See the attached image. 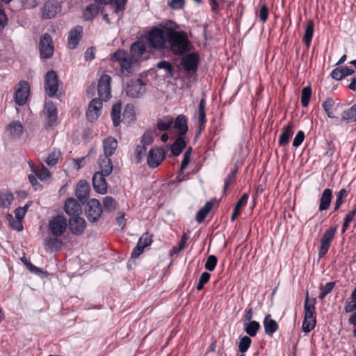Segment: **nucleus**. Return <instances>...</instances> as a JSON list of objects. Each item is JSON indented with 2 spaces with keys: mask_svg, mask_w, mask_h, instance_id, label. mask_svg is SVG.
Segmentation results:
<instances>
[{
  "mask_svg": "<svg viewBox=\"0 0 356 356\" xmlns=\"http://www.w3.org/2000/svg\"><path fill=\"white\" fill-rule=\"evenodd\" d=\"M149 52V46H147L143 40H139L131 45L130 56L124 51L118 50L113 54L112 60L120 65L122 74L128 76L138 62L148 58Z\"/></svg>",
  "mask_w": 356,
  "mask_h": 356,
  "instance_id": "1",
  "label": "nucleus"
},
{
  "mask_svg": "<svg viewBox=\"0 0 356 356\" xmlns=\"http://www.w3.org/2000/svg\"><path fill=\"white\" fill-rule=\"evenodd\" d=\"M173 28L174 26H170V31L167 33V49H170L175 54H182L189 51L190 42L186 34L184 32L173 31Z\"/></svg>",
  "mask_w": 356,
  "mask_h": 356,
  "instance_id": "2",
  "label": "nucleus"
},
{
  "mask_svg": "<svg viewBox=\"0 0 356 356\" xmlns=\"http://www.w3.org/2000/svg\"><path fill=\"white\" fill-rule=\"evenodd\" d=\"M111 116L115 127L120 126L121 122L129 124L136 119L134 106L132 104H127L121 114V104L118 102L112 106Z\"/></svg>",
  "mask_w": 356,
  "mask_h": 356,
  "instance_id": "3",
  "label": "nucleus"
},
{
  "mask_svg": "<svg viewBox=\"0 0 356 356\" xmlns=\"http://www.w3.org/2000/svg\"><path fill=\"white\" fill-rule=\"evenodd\" d=\"M170 28L167 27L154 28L150 31L147 36V41L150 49L154 48L156 49H167L168 36L167 33L170 32Z\"/></svg>",
  "mask_w": 356,
  "mask_h": 356,
  "instance_id": "4",
  "label": "nucleus"
},
{
  "mask_svg": "<svg viewBox=\"0 0 356 356\" xmlns=\"http://www.w3.org/2000/svg\"><path fill=\"white\" fill-rule=\"evenodd\" d=\"M315 299L309 300L308 293H307L304 305L305 316L302 323V330L305 333L312 331L316 325V311Z\"/></svg>",
  "mask_w": 356,
  "mask_h": 356,
  "instance_id": "5",
  "label": "nucleus"
},
{
  "mask_svg": "<svg viewBox=\"0 0 356 356\" xmlns=\"http://www.w3.org/2000/svg\"><path fill=\"white\" fill-rule=\"evenodd\" d=\"M67 220L63 216L53 218L49 222V229L54 236H61L67 229Z\"/></svg>",
  "mask_w": 356,
  "mask_h": 356,
  "instance_id": "6",
  "label": "nucleus"
},
{
  "mask_svg": "<svg viewBox=\"0 0 356 356\" xmlns=\"http://www.w3.org/2000/svg\"><path fill=\"white\" fill-rule=\"evenodd\" d=\"M30 87L25 81L19 82L15 88V101L18 105H24L29 96Z\"/></svg>",
  "mask_w": 356,
  "mask_h": 356,
  "instance_id": "7",
  "label": "nucleus"
},
{
  "mask_svg": "<svg viewBox=\"0 0 356 356\" xmlns=\"http://www.w3.org/2000/svg\"><path fill=\"white\" fill-rule=\"evenodd\" d=\"M102 213V209L100 202L95 199L90 200L86 206V213L90 221L95 222L97 220Z\"/></svg>",
  "mask_w": 356,
  "mask_h": 356,
  "instance_id": "8",
  "label": "nucleus"
},
{
  "mask_svg": "<svg viewBox=\"0 0 356 356\" xmlns=\"http://www.w3.org/2000/svg\"><path fill=\"white\" fill-rule=\"evenodd\" d=\"M111 77L108 74L102 75L98 82V95L102 100H107L111 97Z\"/></svg>",
  "mask_w": 356,
  "mask_h": 356,
  "instance_id": "9",
  "label": "nucleus"
},
{
  "mask_svg": "<svg viewBox=\"0 0 356 356\" xmlns=\"http://www.w3.org/2000/svg\"><path fill=\"white\" fill-rule=\"evenodd\" d=\"M44 115L47 127H53L57 121L58 112L56 107L52 102H48L45 104Z\"/></svg>",
  "mask_w": 356,
  "mask_h": 356,
  "instance_id": "10",
  "label": "nucleus"
},
{
  "mask_svg": "<svg viewBox=\"0 0 356 356\" xmlns=\"http://www.w3.org/2000/svg\"><path fill=\"white\" fill-rule=\"evenodd\" d=\"M144 83L140 79L129 82L125 89L126 93L131 97H138L145 92Z\"/></svg>",
  "mask_w": 356,
  "mask_h": 356,
  "instance_id": "11",
  "label": "nucleus"
},
{
  "mask_svg": "<svg viewBox=\"0 0 356 356\" xmlns=\"http://www.w3.org/2000/svg\"><path fill=\"white\" fill-rule=\"evenodd\" d=\"M102 108V102L99 99H93L89 104L86 113L88 119L91 121H95L101 114Z\"/></svg>",
  "mask_w": 356,
  "mask_h": 356,
  "instance_id": "12",
  "label": "nucleus"
},
{
  "mask_svg": "<svg viewBox=\"0 0 356 356\" xmlns=\"http://www.w3.org/2000/svg\"><path fill=\"white\" fill-rule=\"evenodd\" d=\"M45 90L50 97L56 95L58 90L57 76L54 71L48 72L45 76Z\"/></svg>",
  "mask_w": 356,
  "mask_h": 356,
  "instance_id": "13",
  "label": "nucleus"
},
{
  "mask_svg": "<svg viewBox=\"0 0 356 356\" xmlns=\"http://www.w3.org/2000/svg\"><path fill=\"white\" fill-rule=\"evenodd\" d=\"M40 49L41 56L43 58H49L52 56L54 52V46L52 44V39L49 35L44 34L42 37L40 43Z\"/></svg>",
  "mask_w": 356,
  "mask_h": 356,
  "instance_id": "14",
  "label": "nucleus"
},
{
  "mask_svg": "<svg viewBox=\"0 0 356 356\" xmlns=\"http://www.w3.org/2000/svg\"><path fill=\"white\" fill-rule=\"evenodd\" d=\"M165 154L161 148H154L149 152L147 163L151 167H157L164 159Z\"/></svg>",
  "mask_w": 356,
  "mask_h": 356,
  "instance_id": "15",
  "label": "nucleus"
},
{
  "mask_svg": "<svg viewBox=\"0 0 356 356\" xmlns=\"http://www.w3.org/2000/svg\"><path fill=\"white\" fill-rule=\"evenodd\" d=\"M106 175L102 172H97L92 179V184L95 190L101 194H104L107 191V184L104 179Z\"/></svg>",
  "mask_w": 356,
  "mask_h": 356,
  "instance_id": "16",
  "label": "nucleus"
},
{
  "mask_svg": "<svg viewBox=\"0 0 356 356\" xmlns=\"http://www.w3.org/2000/svg\"><path fill=\"white\" fill-rule=\"evenodd\" d=\"M6 131L12 138L19 139L24 133V127L21 122L13 121L7 126Z\"/></svg>",
  "mask_w": 356,
  "mask_h": 356,
  "instance_id": "17",
  "label": "nucleus"
},
{
  "mask_svg": "<svg viewBox=\"0 0 356 356\" xmlns=\"http://www.w3.org/2000/svg\"><path fill=\"white\" fill-rule=\"evenodd\" d=\"M90 192V186L87 181L81 180L76 188V196L82 202H85Z\"/></svg>",
  "mask_w": 356,
  "mask_h": 356,
  "instance_id": "18",
  "label": "nucleus"
},
{
  "mask_svg": "<svg viewBox=\"0 0 356 356\" xmlns=\"http://www.w3.org/2000/svg\"><path fill=\"white\" fill-rule=\"evenodd\" d=\"M69 226L74 234H80L85 229L86 222L83 218L75 216L70 220Z\"/></svg>",
  "mask_w": 356,
  "mask_h": 356,
  "instance_id": "19",
  "label": "nucleus"
},
{
  "mask_svg": "<svg viewBox=\"0 0 356 356\" xmlns=\"http://www.w3.org/2000/svg\"><path fill=\"white\" fill-rule=\"evenodd\" d=\"M65 210L68 215L74 217L78 216L81 213L80 204L74 198H69L66 200Z\"/></svg>",
  "mask_w": 356,
  "mask_h": 356,
  "instance_id": "20",
  "label": "nucleus"
},
{
  "mask_svg": "<svg viewBox=\"0 0 356 356\" xmlns=\"http://www.w3.org/2000/svg\"><path fill=\"white\" fill-rule=\"evenodd\" d=\"M174 127L179 136H183L188 131L187 119L183 115H179L174 120Z\"/></svg>",
  "mask_w": 356,
  "mask_h": 356,
  "instance_id": "21",
  "label": "nucleus"
},
{
  "mask_svg": "<svg viewBox=\"0 0 356 356\" xmlns=\"http://www.w3.org/2000/svg\"><path fill=\"white\" fill-rule=\"evenodd\" d=\"M117 147V140L112 136H108L103 141L104 154L111 156L114 154Z\"/></svg>",
  "mask_w": 356,
  "mask_h": 356,
  "instance_id": "22",
  "label": "nucleus"
},
{
  "mask_svg": "<svg viewBox=\"0 0 356 356\" xmlns=\"http://www.w3.org/2000/svg\"><path fill=\"white\" fill-rule=\"evenodd\" d=\"M110 156L104 155L99 156V166L100 171L99 172L103 173L104 175H109L113 170V166L111 162Z\"/></svg>",
  "mask_w": 356,
  "mask_h": 356,
  "instance_id": "23",
  "label": "nucleus"
},
{
  "mask_svg": "<svg viewBox=\"0 0 356 356\" xmlns=\"http://www.w3.org/2000/svg\"><path fill=\"white\" fill-rule=\"evenodd\" d=\"M332 199V192L330 189L324 190L320 199L318 210L323 211L327 210L331 203Z\"/></svg>",
  "mask_w": 356,
  "mask_h": 356,
  "instance_id": "24",
  "label": "nucleus"
},
{
  "mask_svg": "<svg viewBox=\"0 0 356 356\" xmlns=\"http://www.w3.org/2000/svg\"><path fill=\"white\" fill-rule=\"evenodd\" d=\"M81 33L82 28L81 26H76L70 32L68 46L70 49H74L76 47L80 40Z\"/></svg>",
  "mask_w": 356,
  "mask_h": 356,
  "instance_id": "25",
  "label": "nucleus"
},
{
  "mask_svg": "<svg viewBox=\"0 0 356 356\" xmlns=\"http://www.w3.org/2000/svg\"><path fill=\"white\" fill-rule=\"evenodd\" d=\"M182 64L187 71L195 70L197 66V57L193 54H189L182 59Z\"/></svg>",
  "mask_w": 356,
  "mask_h": 356,
  "instance_id": "26",
  "label": "nucleus"
},
{
  "mask_svg": "<svg viewBox=\"0 0 356 356\" xmlns=\"http://www.w3.org/2000/svg\"><path fill=\"white\" fill-rule=\"evenodd\" d=\"M31 203H27L24 207H19L17 208L15 211V216L17 219V222L15 224H13L10 222L11 226L15 228V229L20 231L22 229V225L21 223V220L23 219L24 216H25L27 209L29 207Z\"/></svg>",
  "mask_w": 356,
  "mask_h": 356,
  "instance_id": "27",
  "label": "nucleus"
},
{
  "mask_svg": "<svg viewBox=\"0 0 356 356\" xmlns=\"http://www.w3.org/2000/svg\"><path fill=\"white\" fill-rule=\"evenodd\" d=\"M174 119L172 116L166 115L159 118L156 123V131H165L171 127Z\"/></svg>",
  "mask_w": 356,
  "mask_h": 356,
  "instance_id": "28",
  "label": "nucleus"
},
{
  "mask_svg": "<svg viewBox=\"0 0 356 356\" xmlns=\"http://www.w3.org/2000/svg\"><path fill=\"white\" fill-rule=\"evenodd\" d=\"M31 170L37 177L42 181H49L51 178L49 171L44 165L40 167H34L31 165Z\"/></svg>",
  "mask_w": 356,
  "mask_h": 356,
  "instance_id": "29",
  "label": "nucleus"
},
{
  "mask_svg": "<svg viewBox=\"0 0 356 356\" xmlns=\"http://www.w3.org/2000/svg\"><path fill=\"white\" fill-rule=\"evenodd\" d=\"M56 237H48L45 239L44 246L47 249L53 251H58L61 249L63 245L62 241Z\"/></svg>",
  "mask_w": 356,
  "mask_h": 356,
  "instance_id": "30",
  "label": "nucleus"
},
{
  "mask_svg": "<svg viewBox=\"0 0 356 356\" xmlns=\"http://www.w3.org/2000/svg\"><path fill=\"white\" fill-rule=\"evenodd\" d=\"M265 332L268 335H272L278 329V325L275 321L271 318L270 315H267L264 320Z\"/></svg>",
  "mask_w": 356,
  "mask_h": 356,
  "instance_id": "31",
  "label": "nucleus"
},
{
  "mask_svg": "<svg viewBox=\"0 0 356 356\" xmlns=\"http://www.w3.org/2000/svg\"><path fill=\"white\" fill-rule=\"evenodd\" d=\"M293 134V124L289 123L287 126L283 128V131L280 137L279 143L281 145H286L289 143V139Z\"/></svg>",
  "mask_w": 356,
  "mask_h": 356,
  "instance_id": "32",
  "label": "nucleus"
},
{
  "mask_svg": "<svg viewBox=\"0 0 356 356\" xmlns=\"http://www.w3.org/2000/svg\"><path fill=\"white\" fill-rule=\"evenodd\" d=\"M97 2L104 4H111L115 8V12L122 11L124 9V5L127 0H95Z\"/></svg>",
  "mask_w": 356,
  "mask_h": 356,
  "instance_id": "33",
  "label": "nucleus"
},
{
  "mask_svg": "<svg viewBox=\"0 0 356 356\" xmlns=\"http://www.w3.org/2000/svg\"><path fill=\"white\" fill-rule=\"evenodd\" d=\"M186 142L183 136H179L171 145V152L174 156H179L186 147Z\"/></svg>",
  "mask_w": 356,
  "mask_h": 356,
  "instance_id": "34",
  "label": "nucleus"
},
{
  "mask_svg": "<svg viewBox=\"0 0 356 356\" xmlns=\"http://www.w3.org/2000/svg\"><path fill=\"white\" fill-rule=\"evenodd\" d=\"M341 120L348 123L356 121V104L342 113Z\"/></svg>",
  "mask_w": 356,
  "mask_h": 356,
  "instance_id": "35",
  "label": "nucleus"
},
{
  "mask_svg": "<svg viewBox=\"0 0 356 356\" xmlns=\"http://www.w3.org/2000/svg\"><path fill=\"white\" fill-rule=\"evenodd\" d=\"M205 106H206V102L204 99H201L198 111L197 113V117L198 119V122L200 124V128L202 129L204 127V124L207 122L206 117H205Z\"/></svg>",
  "mask_w": 356,
  "mask_h": 356,
  "instance_id": "36",
  "label": "nucleus"
},
{
  "mask_svg": "<svg viewBox=\"0 0 356 356\" xmlns=\"http://www.w3.org/2000/svg\"><path fill=\"white\" fill-rule=\"evenodd\" d=\"M314 25L313 22L309 21L305 28V31L303 37V40L305 42L307 47H309L311 44L314 33Z\"/></svg>",
  "mask_w": 356,
  "mask_h": 356,
  "instance_id": "37",
  "label": "nucleus"
},
{
  "mask_svg": "<svg viewBox=\"0 0 356 356\" xmlns=\"http://www.w3.org/2000/svg\"><path fill=\"white\" fill-rule=\"evenodd\" d=\"M57 11L56 7L50 2H47L43 7L42 17L44 18H52L55 16Z\"/></svg>",
  "mask_w": 356,
  "mask_h": 356,
  "instance_id": "38",
  "label": "nucleus"
},
{
  "mask_svg": "<svg viewBox=\"0 0 356 356\" xmlns=\"http://www.w3.org/2000/svg\"><path fill=\"white\" fill-rule=\"evenodd\" d=\"M245 332L251 337L256 335L258 330L260 328V325L258 322L252 321L248 323H243Z\"/></svg>",
  "mask_w": 356,
  "mask_h": 356,
  "instance_id": "39",
  "label": "nucleus"
},
{
  "mask_svg": "<svg viewBox=\"0 0 356 356\" xmlns=\"http://www.w3.org/2000/svg\"><path fill=\"white\" fill-rule=\"evenodd\" d=\"M346 312L350 313L356 310V286L351 294L349 300H347L344 307Z\"/></svg>",
  "mask_w": 356,
  "mask_h": 356,
  "instance_id": "40",
  "label": "nucleus"
},
{
  "mask_svg": "<svg viewBox=\"0 0 356 356\" xmlns=\"http://www.w3.org/2000/svg\"><path fill=\"white\" fill-rule=\"evenodd\" d=\"M213 207V203L208 202L197 213L196 220L202 222L207 217Z\"/></svg>",
  "mask_w": 356,
  "mask_h": 356,
  "instance_id": "41",
  "label": "nucleus"
},
{
  "mask_svg": "<svg viewBox=\"0 0 356 356\" xmlns=\"http://www.w3.org/2000/svg\"><path fill=\"white\" fill-rule=\"evenodd\" d=\"M60 155L61 153L59 150L54 149L53 151H51V152L49 154V156L47 158V164L50 166L55 165L58 161Z\"/></svg>",
  "mask_w": 356,
  "mask_h": 356,
  "instance_id": "42",
  "label": "nucleus"
},
{
  "mask_svg": "<svg viewBox=\"0 0 356 356\" xmlns=\"http://www.w3.org/2000/svg\"><path fill=\"white\" fill-rule=\"evenodd\" d=\"M334 105H335V102L332 99H326L323 104V107L324 108V111L327 113V115L329 118H333L335 117L334 111H333V108H334Z\"/></svg>",
  "mask_w": 356,
  "mask_h": 356,
  "instance_id": "43",
  "label": "nucleus"
},
{
  "mask_svg": "<svg viewBox=\"0 0 356 356\" xmlns=\"http://www.w3.org/2000/svg\"><path fill=\"white\" fill-rule=\"evenodd\" d=\"M336 232L337 227H330L324 233L321 241H323L324 243H327L331 244Z\"/></svg>",
  "mask_w": 356,
  "mask_h": 356,
  "instance_id": "44",
  "label": "nucleus"
},
{
  "mask_svg": "<svg viewBox=\"0 0 356 356\" xmlns=\"http://www.w3.org/2000/svg\"><path fill=\"white\" fill-rule=\"evenodd\" d=\"M312 95V89L310 87H305L302 90L301 104L303 106H308Z\"/></svg>",
  "mask_w": 356,
  "mask_h": 356,
  "instance_id": "45",
  "label": "nucleus"
},
{
  "mask_svg": "<svg viewBox=\"0 0 356 356\" xmlns=\"http://www.w3.org/2000/svg\"><path fill=\"white\" fill-rule=\"evenodd\" d=\"M158 135L156 130L146 131L142 137L141 143L144 145H149L152 143L154 137Z\"/></svg>",
  "mask_w": 356,
  "mask_h": 356,
  "instance_id": "46",
  "label": "nucleus"
},
{
  "mask_svg": "<svg viewBox=\"0 0 356 356\" xmlns=\"http://www.w3.org/2000/svg\"><path fill=\"white\" fill-rule=\"evenodd\" d=\"M13 200V195L11 193H0V207H7L10 206Z\"/></svg>",
  "mask_w": 356,
  "mask_h": 356,
  "instance_id": "47",
  "label": "nucleus"
},
{
  "mask_svg": "<svg viewBox=\"0 0 356 356\" xmlns=\"http://www.w3.org/2000/svg\"><path fill=\"white\" fill-rule=\"evenodd\" d=\"M191 148L188 149L184 154V158L181 161V167H180V171L182 172L188 166V163L191 161Z\"/></svg>",
  "mask_w": 356,
  "mask_h": 356,
  "instance_id": "48",
  "label": "nucleus"
},
{
  "mask_svg": "<svg viewBox=\"0 0 356 356\" xmlns=\"http://www.w3.org/2000/svg\"><path fill=\"white\" fill-rule=\"evenodd\" d=\"M103 204L105 210L111 211H113L116 206L115 201L111 197H106L104 198Z\"/></svg>",
  "mask_w": 356,
  "mask_h": 356,
  "instance_id": "49",
  "label": "nucleus"
},
{
  "mask_svg": "<svg viewBox=\"0 0 356 356\" xmlns=\"http://www.w3.org/2000/svg\"><path fill=\"white\" fill-rule=\"evenodd\" d=\"M217 264V259L214 255H209L207 257L206 264H205V268L207 270L209 271H212L215 269L216 266Z\"/></svg>",
  "mask_w": 356,
  "mask_h": 356,
  "instance_id": "50",
  "label": "nucleus"
},
{
  "mask_svg": "<svg viewBox=\"0 0 356 356\" xmlns=\"http://www.w3.org/2000/svg\"><path fill=\"white\" fill-rule=\"evenodd\" d=\"M210 274L207 272H204L199 280L198 284L197 285V289L200 291L203 289L204 284L207 283L210 279Z\"/></svg>",
  "mask_w": 356,
  "mask_h": 356,
  "instance_id": "51",
  "label": "nucleus"
},
{
  "mask_svg": "<svg viewBox=\"0 0 356 356\" xmlns=\"http://www.w3.org/2000/svg\"><path fill=\"white\" fill-rule=\"evenodd\" d=\"M334 286V282H328L324 286L321 288V292L319 295V298L323 299L330 291L333 289Z\"/></svg>",
  "mask_w": 356,
  "mask_h": 356,
  "instance_id": "52",
  "label": "nucleus"
},
{
  "mask_svg": "<svg viewBox=\"0 0 356 356\" xmlns=\"http://www.w3.org/2000/svg\"><path fill=\"white\" fill-rule=\"evenodd\" d=\"M251 343V339L247 337H243L240 341L239 343V350L241 352L244 353L250 347Z\"/></svg>",
  "mask_w": 356,
  "mask_h": 356,
  "instance_id": "53",
  "label": "nucleus"
},
{
  "mask_svg": "<svg viewBox=\"0 0 356 356\" xmlns=\"http://www.w3.org/2000/svg\"><path fill=\"white\" fill-rule=\"evenodd\" d=\"M348 195V191L343 188L341 189L337 195V200L335 202L334 210H337L342 203L343 198H345Z\"/></svg>",
  "mask_w": 356,
  "mask_h": 356,
  "instance_id": "54",
  "label": "nucleus"
},
{
  "mask_svg": "<svg viewBox=\"0 0 356 356\" xmlns=\"http://www.w3.org/2000/svg\"><path fill=\"white\" fill-rule=\"evenodd\" d=\"M356 211L355 210L350 211L345 218L344 223L343 225L342 232H344L348 227L350 222L353 220L355 216Z\"/></svg>",
  "mask_w": 356,
  "mask_h": 356,
  "instance_id": "55",
  "label": "nucleus"
},
{
  "mask_svg": "<svg viewBox=\"0 0 356 356\" xmlns=\"http://www.w3.org/2000/svg\"><path fill=\"white\" fill-rule=\"evenodd\" d=\"M260 20L264 23L267 18L268 15V10L266 5H262L257 13Z\"/></svg>",
  "mask_w": 356,
  "mask_h": 356,
  "instance_id": "56",
  "label": "nucleus"
},
{
  "mask_svg": "<svg viewBox=\"0 0 356 356\" xmlns=\"http://www.w3.org/2000/svg\"><path fill=\"white\" fill-rule=\"evenodd\" d=\"M152 243V239L148 234H145L139 238L138 243L143 246L144 248Z\"/></svg>",
  "mask_w": 356,
  "mask_h": 356,
  "instance_id": "57",
  "label": "nucleus"
},
{
  "mask_svg": "<svg viewBox=\"0 0 356 356\" xmlns=\"http://www.w3.org/2000/svg\"><path fill=\"white\" fill-rule=\"evenodd\" d=\"M330 245H331V244L327 243H324L323 241H321L319 250H318L319 257H323L326 254Z\"/></svg>",
  "mask_w": 356,
  "mask_h": 356,
  "instance_id": "58",
  "label": "nucleus"
},
{
  "mask_svg": "<svg viewBox=\"0 0 356 356\" xmlns=\"http://www.w3.org/2000/svg\"><path fill=\"white\" fill-rule=\"evenodd\" d=\"M305 138V134L302 131H299L293 142V147H298L300 145V144L302 143L303 140Z\"/></svg>",
  "mask_w": 356,
  "mask_h": 356,
  "instance_id": "59",
  "label": "nucleus"
},
{
  "mask_svg": "<svg viewBox=\"0 0 356 356\" xmlns=\"http://www.w3.org/2000/svg\"><path fill=\"white\" fill-rule=\"evenodd\" d=\"M184 3V0H171L169 5L173 9H180L183 7Z\"/></svg>",
  "mask_w": 356,
  "mask_h": 356,
  "instance_id": "60",
  "label": "nucleus"
},
{
  "mask_svg": "<svg viewBox=\"0 0 356 356\" xmlns=\"http://www.w3.org/2000/svg\"><path fill=\"white\" fill-rule=\"evenodd\" d=\"M143 250L144 248L138 243L136 247L132 251L131 257L137 258L140 254L143 253Z\"/></svg>",
  "mask_w": 356,
  "mask_h": 356,
  "instance_id": "61",
  "label": "nucleus"
},
{
  "mask_svg": "<svg viewBox=\"0 0 356 356\" xmlns=\"http://www.w3.org/2000/svg\"><path fill=\"white\" fill-rule=\"evenodd\" d=\"M332 76L336 80H341L343 78L341 68H336L332 72Z\"/></svg>",
  "mask_w": 356,
  "mask_h": 356,
  "instance_id": "62",
  "label": "nucleus"
},
{
  "mask_svg": "<svg viewBox=\"0 0 356 356\" xmlns=\"http://www.w3.org/2000/svg\"><path fill=\"white\" fill-rule=\"evenodd\" d=\"M248 195L247 194H243L241 199L238 201V202L236 203V207L237 208H240L241 209L242 207H243L244 206H245V204H247V202H248Z\"/></svg>",
  "mask_w": 356,
  "mask_h": 356,
  "instance_id": "63",
  "label": "nucleus"
},
{
  "mask_svg": "<svg viewBox=\"0 0 356 356\" xmlns=\"http://www.w3.org/2000/svg\"><path fill=\"white\" fill-rule=\"evenodd\" d=\"M252 315L253 312L252 308H249L245 310V315H244V319H243V323H248L250 321H252Z\"/></svg>",
  "mask_w": 356,
  "mask_h": 356,
  "instance_id": "64",
  "label": "nucleus"
}]
</instances>
